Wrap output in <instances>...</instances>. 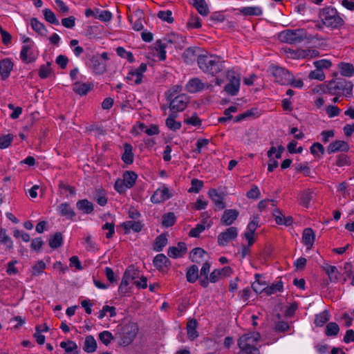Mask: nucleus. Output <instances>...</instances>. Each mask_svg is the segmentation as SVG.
Here are the masks:
<instances>
[{
	"label": "nucleus",
	"mask_w": 354,
	"mask_h": 354,
	"mask_svg": "<svg viewBox=\"0 0 354 354\" xmlns=\"http://www.w3.org/2000/svg\"><path fill=\"white\" fill-rule=\"evenodd\" d=\"M315 237V233L311 228L304 229L302 236L303 243L308 249H310L313 245Z\"/></svg>",
	"instance_id": "28"
},
{
	"label": "nucleus",
	"mask_w": 354,
	"mask_h": 354,
	"mask_svg": "<svg viewBox=\"0 0 354 354\" xmlns=\"http://www.w3.org/2000/svg\"><path fill=\"white\" fill-rule=\"evenodd\" d=\"M260 339L259 333H249L241 336L238 340V346L239 348L248 347H256V344Z\"/></svg>",
	"instance_id": "10"
},
{
	"label": "nucleus",
	"mask_w": 354,
	"mask_h": 354,
	"mask_svg": "<svg viewBox=\"0 0 354 354\" xmlns=\"http://www.w3.org/2000/svg\"><path fill=\"white\" fill-rule=\"evenodd\" d=\"M176 216L174 212L165 214L162 217V225L165 227H169L174 225Z\"/></svg>",
	"instance_id": "47"
},
{
	"label": "nucleus",
	"mask_w": 354,
	"mask_h": 354,
	"mask_svg": "<svg viewBox=\"0 0 354 354\" xmlns=\"http://www.w3.org/2000/svg\"><path fill=\"white\" fill-rule=\"evenodd\" d=\"M187 252V246L185 243L179 242L177 246H171L168 248L167 254L171 258H179L183 257Z\"/></svg>",
	"instance_id": "15"
},
{
	"label": "nucleus",
	"mask_w": 354,
	"mask_h": 354,
	"mask_svg": "<svg viewBox=\"0 0 354 354\" xmlns=\"http://www.w3.org/2000/svg\"><path fill=\"white\" fill-rule=\"evenodd\" d=\"M275 216V221L278 225H285L286 226L290 225L293 222L292 216H285L279 209H276L274 212Z\"/></svg>",
	"instance_id": "31"
},
{
	"label": "nucleus",
	"mask_w": 354,
	"mask_h": 354,
	"mask_svg": "<svg viewBox=\"0 0 354 354\" xmlns=\"http://www.w3.org/2000/svg\"><path fill=\"white\" fill-rule=\"evenodd\" d=\"M259 277L260 274H256V281L252 284V288L256 293H261L263 292H265V288H262V286H264L266 283L260 282Z\"/></svg>",
	"instance_id": "59"
},
{
	"label": "nucleus",
	"mask_w": 354,
	"mask_h": 354,
	"mask_svg": "<svg viewBox=\"0 0 354 354\" xmlns=\"http://www.w3.org/2000/svg\"><path fill=\"white\" fill-rule=\"evenodd\" d=\"M339 332V328L337 323L329 322L326 327L325 333L327 336H336Z\"/></svg>",
	"instance_id": "51"
},
{
	"label": "nucleus",
	"mask_w": 354,
	"mask_h": 354,
	"mask_svg": "<svg viewBox=\"0 0 354 354\" xmlns=\"http://www.w3.org/2000/svg\"><path fill=\"white\" fill-rule=\"evenodd\" d=\"M13 67V63L10 59L6 58L0 61V75L2 80L7 79Z\"/></svg>",
	"instance_id": "22"
},
{
	"label": "nucleus",
	"mask_w": 354,
	"mask_h": 354,
	"mask_svg": "<svg viewBox=\"0 0 354 354\" xmlns=\"http://www.w3.org/2000/svg\"><path fill=\"white\" fill-rule=\"evenodd\" d=\"M192 4L201 15L207 16L209 14L208 5L205 0H192Z\"/></svg>",
	"instance_id": "36"
},
{
	"label": "nucleus",
	"mask_w": 354,
	"mask_h": 354,
	"mask_svg": "<svg viewBox=\"0 0 354 354\" xmlns=\"http://www.w3.org/2000/svg\"><path fill=\"white\" fill-rule=\"evenodd\" d=\"M139 276V270L134 266H129L125 270L123 277L129 281L135 279Z\"/></svg>",
	"instance_id": "46"
},
{
	"label": "nucleus",
	"mask_w": 354,
	"mask_h": 354,
	"mask_svg": "<svg viewBox=\"0 0 354 354\" xmlns=\"http://www.w3.org/2000/svg\"><path fill=\"white\" fill-rule=\"evenodd\" d=\"M191 187L189 189V192L198 193L203 186V182L196 178H193L191 182Z\"/></svg>",
	"instance_id": "62"
},
{
	"label": "nucleus",
	"mask_w": 354,
	"mask_h": 354,
	"mask_svg": "<svg viewBox=\"0 0 354 354\" xmlns=\"http://www.w3.org/2000/svg\"><path fill=\"white\" fill-rule=\"evenodd\" d=\"M57 210L60 216L65 217L66 219L73 221L76 216L73 209L68 203H62L57 207Z\"/></svg>",
	"instance_id": "17"
},
{
	"label": "nucleus",
	"mask_w": 354,
	"mask_h": 354,
	"mask_svg": "<svg viewBox=\"0 0 354 354\" xmlns=\"http://www.w3.org/2000/svg\"><path fill=\"white\" fill-rule=\"evenodd\" d=\"M340 74L344 77H351L354 74V66L352 64L340 62L338 64Z\"/></svg>",
	"instance_id": "32"
},
{
	"label": "nucleus",
	"mask_w": 354,
	"mask_h": 354,
	"mask_svg": "<svg viewBox=\"0 0 354 354\" xmlns=\"http://www.w3.org/2000/svg\"><path fill=\"white\" fill-rule=\"evenodd\" d=\"M50 65H51V62H48L46 63V64H43L40 66V68L39 69V73H38V75L40 78L46 79L48 77H49V75L52 73V69L50 68Z\"/></svg>",
	"instance_id": "50"
},
{
	"label": "nucleus",
	"mask_w": 354,
	"mask_h": 354,
	"mask_svg": "<svg viewBox=\"0 0 354 354\" xmlns=\"http://www.w3.org/2000/svg\"><path fill=\"white\" fill-rule=\"evenodd\" d=\"M208 194L217 209H223L225 207V204L223 202V194L218 192L215 189H212L209 191Z\"/></svg>",
	"instance_id": "20"
},
{
	"label": "nucleus",
	"mask_w": 354,
	"mask_h": 354,
	"mask_svg": "<svg viewBox=\"0 0 354 354\" xmlns=\"http://www.w3.org/2000/svg\"><path fill=\"white\" fill-rule=\"evenodd\" d=\"M319 17L324 26L331 28H338L344 24V20L337 10L330 6L322 9Z\"/></svg>",
	"instance_id": "3"
},
{
	"label": "nucleus",
	"mask_w": 354,
	"mask_h": 354,
	"mask_svg": "<svg viewBox=\"0 0 354 354\" xmlns=\"http://www.w3.org/2000/svg\"><path fill=\"white\" fill-rule=\"evenodd\" d=\"M138 178L137 174L131 171H127L123 174V180L125 183V187L128 189L131 188L136 183Z\"/></svg>",
	"instance_id": "35"
},
{
	"label": "nucleus",
	"mask_w": 354,
	"mask_h": 354,
	"mask_svg": "<svg viewBox=\"0 0 354 354\" xmlns=\"http://www.w3.org/2000/svg\"><path fill=\"white\" fill-rule=\"evenodd\" d=\"M147 64L142 63L138 68L133 70L136 72V79L134 80L135 84H140L142 82V74L147 71Z\"/></svg>",
	"instance_id": "48"
},
{
	"label": "nucleus",
	"mask_w": 354,
	"mask_h": 354,
	"mask_svg": "<svg viewBox=\"0 0 354 354\" xmlns=\"http://www.w3.org/2000/svg\"><path fill=\"white\" fill-rule=\"evenodd\" d=\"M158 17L164 21H167L169 24L174 22V18L172 17V12L171 10H160L158 12Z\"/></svg>",
	"instance_id": "58"
},
{
	"label": "nucleus",
	"mask_w": 354,
	"mask_h": 354,
	"mask_svg": "<svg viewBox=\"0 0 354 354\" xmlns=\"http://www.w3.org/2000/svg\"><path fill=\"white\" fill-rule=\"evenodd\" d=\"M349 150L348 144L344 140H335L329 144L327 147V152L329 154L338 151L346 152Z\"/></svg>",
	"instance_id": "14"
},
{
	"label": "nucleus",
	"mask_w": 354,
	"mask_h": 354,
	"mask_svg": "<svg viewBox=\"0 0 354 354\" xmlns=\"http://www.w3.org/2000/svg\"><path fill=\"white\" fill-rule=\"evenodd\" d=\"M329 319V313L328 310H325L319 314L316 315L314 323L317 326L321 327L326 323Z\"/></svg>",
	"instance_id": "43"
},
{
	"label": "nucleus",
	"mask_w": 354,
	"mask_h": 354,
	"mask_svg": "<svg viewBox=\"0 0 354 354\" xmlns=\"http://www.w3.org/2000/svg\"><path fill=\"white\" fill-rule=\"evenodd\" d=\"M177 92V89L173 91H169V93L167 96V100L169 102V109L171 113H178L185 109L189 102V97L185 94H180L175 95Z\"/></svg>",
	"instance_id": "5"
},
{
	"label": "nucleus",
	"mask_w": 354,
	"mask_h": 354,
	"mask_svg": "<svg viewBox=\"0 0 354 354\" xmlns=\"http://www.w3.org/2000/svg\"><path fill=\"white\" fill-rule=\"evenodd\" d=\"M195 57L196 50L192 48H187L183 54V57L187 64L192 63L194 60Z\"/></svg>",
	"instance_id": "56"
},
{
	"label": "nucleus",
	"mask_w": 354,
	"mask_h": 354,
	"mask_svg": "<svg viewBox=\"0 0 354 354\" xmlns=\"http://www.w3.org/2000/svg\"><path fill=\"white\" fill-rule=\"evenodd\" d=\"M229 83L225 86V91L230 95H236L240 88L241 77L234 71H228L226 74Z\"/></svg>",
	"instance_id": "7"
},
{
	"label": "nucleus",
	"mask_w": 354,
	"mask_h": 354,
	"mask_svg": "<svg viewBox=\"0 0 354 354\" xmlns=\"http://www.w3.org/2000/svg\"><path fill=\"white\" fill-rule=\"evenodd\" d=\"M93 198L100 206H105L107 203V198L104 190H96Z\"/></svg>",
	"instance_id": "52"
},
{
	"label": "nucleus",
	"mask_w": 354,
	"mask_h": 354,
	"mask_svg": "<svg viewBox=\"0 0 354 354\" xmlns=\"http://www.w3.org/2000/svg\"><path fill=\"white\" fill-rule=\"evenodd\" d=\"M92 88V84L81 83L80 82H76L73 84V90L75 93L80 95H86L89 91H91Z\"/></svg>",
	"instance_id": "27"
},
{
	"label": "nucleus",
	"mask_w": 354,
	"mask_h": 354,
	"mask_svg": "<svg viewBox=\"0 0 354 354\" xmlns=\"http://www.w3.org/2000/svg\"><path fill=\"white\" fill-rule=\"evenodd\" d=\"M240 12L244 16H261L263 11L260 7H243L239 10Z\"/></svg>",
	"instance_id": "39"
},
{
	"label": "nucleus",
	"mask_w": 354,
	"mask_h": 354,
	"mask_svg": "<svg viewBox=\"0 0 354 354\" xmlns=\"http://www.w3.org/2000/svg\"><path fill=\"white\" fill-rule=\"evenodd\" d=\"M260 195V190L256 185H252L250 190L246 193V196L250 199H258Z\"/></svg>",
	"instance_id": "63"
},
{
	"label": "nucleus",
	"mask_w": 354,
	"mask_h": 354,
	"mask_svg": "<svg viewBox=\"0 0 354 354\" xmlns=\"http://www.w3.org/2000/svg\"><path fill=\"white\" fill-rule=\"evenodd\" d=\"M206 252L203 249L201 248H195L191 251L189 258L192 262L199 263L201 262L203 255Z\"/></svg>",
	"instance_id": "41"
},
{
	"label": "nucleus",
	"mask_w": 354,
	"mask_h": 354,
	"mask_svg": "<svg viewBox=\"0 0 354 354\" xmlns=\"http://www.w3.org/2000/svg\"><path fill=\"white\" fill-rule=\"evenodd\" d=\"M238 236V228L230 227L218 235V244L221 246H226L230 241L235 240Z\"/></svg>",
	"instance_id": "9"
},
{
	"label": "nucleus",
	"mask_w": 354,
	"mask_h": 354,
	"mask_svg": "<svg viewBox=\"0 0 354 354\" xmlns=\"http://www.w3.org/2000/svg\"><path fill=\"white\" fill-rule=\"evenodd\" d=\"M76 207L82 214H90L94 210L93 204L87 199H81L77 201Z\"/></svg>",
	"instance_id": "23"
},
{
	"label": "nucleus",
	"mask_w": 354,
	"mask_h": 354,
	"mask_svg": "<svg viewBox=\"0 0 354 354\" xmlns=\"http://www.w3.org/2000/svg\"><path fill=\"white\" fill-rule=\"evenodd\" d=\"M122 227L125 230V234H128L131 230L135 232H139L142 230L143 225L140 221H128L122 223Z\"/></svg>",
	"instance_id": "25"
},
{
	"label": "nucleus",
	"mask_w": 354,
	"mask_h": 354,
	"mask_svg": "<svg viewBox=\"0 0 354 354\" xmlns=\"http://www.w3.org/2000/svg\"><path fill=\"white\" fill-rule=\"evenodd\" d=\"M353 84L351 81L344 78H336L328 82L327 85H321L322 91L325 93L338 95L346 92V97L352 95Z\"/></svg>",
	"instance_id": "2"
},
{
	"label": "nucleus",
	"mask_w": 354,
	"mask_h": 354,
	"mask_svg": "<svg viewBox=\"0 0 354 354\" xmlns=\"http://www.w3.org/2000/svg\"><path fill=\"white\" fill-rule=\"evenodd\" d=\"M32 45H24L20 52L21 59L26 63H31L36 60V56L31 50Z\"/></svg>",
	"instance_id": "19"
},
{
	"label": "nucleus",
	"mask_w": 354,
	"mask_h": 354,
	"mask_svg": "<svg viewBox=\"0 0 354 354\" xmlns=\"http://www.w3.org/2000/svg\"><path fill=\"white\" fill-rule=\"evenodd\" d=\"M239 212L235 209H225L221 218L220 223L224 226L231 225L238 218Z\"/></svg>",
	"instance_id": "12"
},
{
	"label": "nucleus",
	"mask_w": 354,
	"mask_h": 354,
	"mask_svg": "<svg viewBox=\"0 0 354 354\" xmlns=\"http://www.w3.org/2000/svg\"><path fill=\"white\" fill-rule=\"evenodd\" d=\"M313 197V192L310 189L303 191L300 194L299 203L305 207H308L310 201Z\"/></svg>",
	"instance_id": "40"
},
{
	"label": "nucleus",
	"mask_w": 354,
	"mask_h": 354,
	"mask_svg": "<svg viewBox=\"0 0 354 354\" xmlns=\"http://www.w3.org/2000/svg\"><path fill=\"white\" fill-rule=\"evenodd\" d=\"M169 190L167 187L158 189L151 197L153 203H160L171 198Z\"/></svg>",
	"instance_id": "13"
},
{
	"label": "nucleus",
	"mask_w": 354,
	"mask_h": 354,
	"mask_svg": "<svg viewBox=\"0 0 354 354\" xmlns=\"http://www.w3.org/2000/svg\"><path fill=\"white\" fill-rule=\"evenodd\" d=\"M283 290V282L281 281H277L276 283H273L270 286L265 287V293L266 295H271L275 292H281Z\"/></svg>",
	"instance_id": "53"
},
{
	"label": "nucleus",
	"mask_w": 354,
	"mask_h": 354,
	"mask_svg": "<svg viewBox=\"0 0 354 354\" xmlns=\"http://www.w3.org/2000/svg\"><path fill=\"white\" fill-rule=\"evenodd\" d=\"M322 269L327 274L331 283H337L339 281L340 273L336 266L326 263L322 266Z\"/></svg>",
	"instance_id": "16"
},
{
	"label": "nucleus",
	"mask_w": 354,
	"mask_h": 354,
	"mask_svg": "<svg viewBox=\"0 0 354 354\" xmlns=\"http://www.w3.org/2000/svg\"><path fill=\"white\" fill-rule=\"evenodd\" d=\"M99 338L103 344L107 346L113 339V336L109 331L104 330L99 334Z\"/></svg>",
	"instance_id": "64"
},
{
	"label": "nucleus",
	"mask_w": 354,
	"mask_h": 354,
	"mask_svg": "<svg viewBox=\"0 0 354 354\" xmlns=\"http://www.w3.org/2000/svg\"><path fill=\"white\" fill-rule=\"evenodd\" d=\"M116 53L118 56L127 59L130 63L134 62V57L131 52H127L123 47H118L116 48Z\"/></svg>",
	"instance_id": "55"
},
{
	"label": "nucleus",
	"mask_w": 354,
	"mask_h": 354,
	"mask_svg": "<svg viewBox=\"0 0 354 354\" xmlns=\"http://www.w3.org/2000/svg\"><path fill=\"white\" fill-rule=\"evenodd\" d=\"M281 40L290 44H298L303 41L312 40L313 36L308 35L306 30L304 28L295 30H286L280 34Z\"/></svg>",
	"instance_id": "4"
},
{
	"label": "nucleus",
	"mask_w": 354,
	"mask_h": 354,
	"mask_svg": "<svg viewBox=\"0 0 354 354\" xmlns=\"http://www.w3.org/2000/svg\"><path fill=\"white\" fill-rule=\"evenodd\" d=\"M184 122L187 124L192 125L194 127H200L202 124V121L198 118L196 113H194L190 118L185 119Z\"/></svg>",
	"instance_id": "60"
},
{
	"label": "nucleus",
	"mask_w": 354,
	"mask_h": 354,
	"mask_svg": "<svg viewBox=\"0 0 354 354\" xmlns=\"http://www.w3.org/2000/svg\"><path fill=\"white\" fill-rule=\"evenodd\" d=\"M335 165L339 167H344L345 165H349L350 159L347 155L343 153L339 154L336 156Z\"/></svg>",
	"instance_id": "61"
},
{
	"label": "nucleus",
	"mask_w": 354,
	"mask_h": 354,
	"mask_svg": "<svg viewBox=\"0 0 354 354\" xmlns=\"http://www.w3.org/2000/svg\"><path fill=\"white\" fill-rule=\"evenodd\" d=\"M60 346L64 348L66 353H71L77 350L78 347L75 342L68 340V342H62Z\"/></svg>",
	"instance_id": "57"
},
{
	"label": "nucleus",
	"mask_w": 354,
	"mask_h": 354,
	"mask_svg": "<svg viewBox=\"0 0 354 354\" xmlns=\"http://www.w3.org/2000/svg\"><path fill=\"white\" fill-rule=\"evenodd\" d=\"M42 12L46 21L55 26L59 25V20L57 19L55 15L51 10L45 8L43 10Z\"/></svg>",
	"instance_id": "44"
},
{
	"label": "nucleus",
	"mask_w": 354,
	"mask_h": 354,
	"mask_svg": "<svg viewBox=\"0 0 354 354\" xmlns=\"http://www.w3.org/2000/svg\"><path fill=\"white\" fill-rule=\"evenodd\" d=\"M30 26L34 31L41 36L46 37L48 30L43 23L40 22L37 18L30 19Z\"/></svg>",
	"instance_id": "26"
},
{
	"label": "nucleus",
	"mask_w": 354,
	"mask_h": 354,
	"mask_svg": "<svg viewBox=\"0 0 354 354\" xmlns=\"http://www.w3.org/2000/svg\"><path fill=\"white\" fill-rule=\"evenodd\" d=\"M186 278L187 281L189 283H194L200 278L198 275V268L197 266L192 265L187 268Z\"/></svg>",
	"instance_id": "38"
},
{
	"label": "nucleus",
	"mask_w": 354,
	"mask_h": 354,
	"mask_svg": "<svg viewBox=\"0 0 354 354\" xmlns=\"http://www.w3.org/2000/svg\"><path fill=\"white\" fill-rule=\"evenodd\" d=\"M88 67L96 74H102L106 70V64L102 60L100 55L93 56L88 62Z\"/></svg>",
	"instance_id": "11"
},
{
	"label": "nucleus",
	"mask_w": 354,
	"mask_h": 354,
	"mask_svg": "<svg viewBox=\"0 0 354 354\" xmlns=\"http://www.w3.org/2000/svg\"><path fill=\"white\" fill-rule=\"evenodd\" d=\"M107 313H109L111 317H115L116 315L115 308L107 305L104 306L99 312L98 318L100 319H103Z\"/></svg>",
	"instance_id": "54"
},
{
	"label": "nucleus",
	"mask_w": 354,
	"mask_h": 354,
	"mask_svg": "<svg viewBox=\"0 0 354 354\" xmlns=\"http://www.w3.org/2000/svg\"><path fill=\"white\" fill-rule=\"evenodd\" d=\"M204 84L198 77L191 79L186 84V90L191 93H194L203 90Z\"/></svg>",
	"instance_id": "21"
},
{
	"label": "nucleus",
	"mask_w": 354,
	"mask_h": 354,
	"mask_svg": "<svg viewBox=\"0 0 354 354\" xmlns=\"http://www.w3.org/2000/svg\"><path fill=\"white\" fill-rule=\"evenodd\" d=\"M167 47L166 43H163L162 40L158 39L156 42V50L158 52V57L160 60L163 61L166 59V51Z\"/></svg>",
	"instance_id": "45"
},
{
	"label": "nucleus",
	"mask_w": 354,
	"mask_h": 354,
	"mask_svg": "<svg viewBox=\"0 0 354 354\" xmlns=\"http://www.w3.org/2000/svg\"><path fill=\"white\" fill-rule=\"evenodd\" d=\"M310 153L314 156L315 158H319L320 155L318 153L319 152L321 155H324L325 153V148L324 146L319 142H315L310 147Z\"/></svg>",
	"instance_id": "49"
},
{
	"label": "nucleus",
	"mask_w": 354,
	"mask_h": 354,
	"mask_svg": "<svg viewBox=\"0 0 354 354\" xmlns=\"http://www.w3.org/2000/svg\"><path fill=\"white\" fill-rule=\"evenodd\" d=\"M63 243V236L62 234L59 232L55 233L53 235L50 236L48 239L49 246L52 249H57L60 247Z\"/></svg>",
	"instance_id": "34"
},
{
	"label": "nucleus",
	"mask_w": 354,
	"mask_h": 354,
	"mask_svg": "<svg viewBox=\"0 0 354 354\" xmlns=\"http://www.w3.org/2000/svg\"><path fill=\"white\" fill-rule=\"evenodd\" d=\"M138 331V326L135 323H129L122 327L120 341L121 344L127 346L135 339Z\"/></svg>",
	"instance_id": "8"
},
{
	"label": "nucleus",
	"mask_w": 354,
	"mask_h": 354,
	"mask_svg": "<svg viewBox=\"0 0 354 354\" xmlns=\"http://www.w3.org/2000/svg\"><path fill=\"white\" fill-rule=\"evenodd\" d=\"M167 244V239L165 234H162L156 238L153 244V250L156 252H161Z\"/></svg>",
	"instance_id": "42"
},
{
	"label": "nucleus",
	"mask_w": 354,
	"mask_h": 354,
	"mask_svg": "<svg viewBox=\"0 0 354 354\" xmlns=\"http://www.w3.org/2000/svg\"><path fill=\"white\" fill-rule=\"evenodd\" d=\"M198 326L197 321L196 319H190L187 322V335L191 340H194L198 336V333L196 330Z\"/></svg>",
	"instance_id": "37"
},
{
	"label": "nucleus",
	"mask_w": 354,
	"mask_h": 354,
	"mask_svg": "<svg viewBox=\"0 0 354 354\" xmlns=\"http://www.w3.org/2000/svg\"><path fill=\"white\" fill-rule=\"evenodd\" d=\"M210 264L205 262L200 271L199 283L203 288H207L209 284L208 274L209 272Z\"/></svg>",
	"instance_id": "24"
},
{
	"label": "nucleus",
	"mask_w": 354,
	"mask_h": 354,
	"mask_svg": "<svg viewBox=\"0 0 354 354\" xmlns=\"http://www.w3.org/2000/svg\"><path fill=\"white\" fill-rule=\"evenodd\" d=\"M197 63L203 72L213 76L224 68V62L221 61L219 57L214 55H200L197 57Z\"/></svg>",
	"instance_id": "1"
},
{
	"label": "nucleus",
	"mask_w": 354,
	"mask_h": 354,
	"mask_svg": "<svg viewBox=\"0 0 354 354\" xmlns=\"http://www.w3.org/2000/svg\"><path fill=\"white\" fill-rule=\"evenodd\" d=\"M153 263L159 271H164L165 268H168L171 263L169 259L164 254H157L154 257Z\"/></svg>",
	"instance_id": "18"
},
{
	"label": "nucleus",
	"mask_w": 354,
	"mask_h": 354,
	"mask_svg": "<svg viewBox=\"0 0 354 354\" xmlns=\"http://www.w3.org/2000/svg\"><path fill=\"white\" fill-rule=\"evenodd\" d=\"M268 72L274 78L276 82L281 84L288 85L294 78L293 75L288 70L275 65L270 66Z\"/></svg>",
	"instance_id": "6"
},
{
	"label": "nucleus",
	"mask_w": 354,
	"mask_h": 354,
	"mask_svg": "<svg viewBox=\"0 0 354 354\" xmlns=\"http://www.w3.org/2000/svg\"><path fill=\"white\" fill-rule=\"evenodd\" d=\"M97 349V342L93 336L87 335L85 337L83 350L86 353H93Z\"/></svg>",
	"instance_id": "33"
},
{
	"label": "nucleus",
	"mask_w": 354,
	"mask_h": 354,
	"mask_svg": "<svg viewBox=\"0 0 354 354\" xmlns=\"http://www.w3.org/2000/svg\"><path fill=\"white\" fill-rule=\"evenodd\" d=\"M178 114L171 113L166 119L165 124L171 131H176L181 128V122L176 121Z\"/></svg>",
	"instance_id": "29"
},
{
	"label": "nucleus",
	"mask_w": 354,
	"mask_h": 354,
	"mask_svg": "<svg viewBox=\"0 0 354 354\" xmlns=\"http://www.w3.org/2000/svg\"><path fill=\"white\" fill-rule=\"evenodd\" d=\"M132 150L133 147L131 144H124V153L122 156V160L127 165H131L133 162L134 155Z\"/></svg>",
	"instance_id": "30"
}]
</instances>
